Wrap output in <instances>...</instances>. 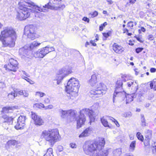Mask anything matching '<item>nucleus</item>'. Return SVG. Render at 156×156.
<instances>
[{
    "label": "nucleus",
    "instance_id": "obj_48",
    "mask_svg": "<svg viewBox=\"0 0 156 156\" xmlns=\"http://www.w3.org/2000/svg\"><path fill=\"white\" fill-rule=\"evenodd\" d=\"M98 13L96 11H94L92 14H91V15L93 17H94L97 16L98 15Z\"/></svg>",
    "mask_w": 156,
    "mask_h": 156
},
{
    "label": "nucleus",
    "instance_id": "obj_38",
    "mask_svg": "<svg viewBox=\"0 0 156 156\" xmlns=\"http://www.w3.org/2000/svg\"><path fill=\"white\" fill-rule=\"evenodd\" d=\"M146 136H152V132L151 130H147L145 132Z\"/></svg>",
    "mask_w": 156,
    "mask_h": 156
},
{
    "label": "nucleus",
    "instance_id": "obj_34",
    "mask_svg": "<svg viewBox=\"0 0 156 156\" xmlns=\"http://www.w3.org/2000/svg\"><path fill=\"white\" fill-rule=\"evenodd\" d=\"M50 129L48 130H44L42 133L41 136H49Z\"/></svg>",
    "mask_w": 156,
    "mask_h": 156
},
{
    "label": "nucleus",
    "instance_id": "obj_31",
    "mask_svg": "<svg viewBox=\"0 0 156 156\" xmlns=\"http://www.w3.org/2000/svg\"><path fill=\"white\" fill-rule=\"evenodd\" d=\"M44 105L41 103H36L34 105V107L39 109H41L42 108H44Z\"/></svg>",
    "mask_w": 156,
    "mask_h": 156
},
{
    "label": "nucleus",
    "instance_id": "obj_1",
    "mask_svg": "<svg viewBox=\"0 0 156 156\" xmlns=\"http://www.w3.org/2000/svg\"><path fill=\"white\" fill-rule=\"evenodd\" d=\"M62 1V0H51L47 5L43 6L42 8H41L30 0H21L18 4L19 10L17 13L16 18L19 20H22L29 16L31 9L26 6L31 7L34 10V11L37 12L38 11L44 12L48 9L58 10L64 8L65 5Z\"/></svg>",
    "mask_w": 156,
    "mask_h": 156
},
{
    "label": "nucleus",
    "instance_id": "obj_45",
    "mask_svg": "<svg viewBox=\"0 0 156 156\" xmlns=\"http://www.w3.org/2000/svg\"><path fill=\"white\" fill-rule=\"evenodd\" d=\"M131 113L130 112H128L126 113L124 116L126 117H131Z\"/></svg>",
    "mask_w": 156,
    "mask_h": 156
},
{
    "label": "nucleus",
    "instance_id": "obj_54",
    "mask_svg": "<svg viewBox=\"0 0 156 156\" xmlns=\"http://www.w3.org/2000/svg\"><path fill=\"white\" fill-rule=\"evenodd\" d=\"M113 122H114L115 123V124L117 127H119V126L120 125L119 124L118 122V121L116 119H115L114 121Z\"/></svg>",
    "mask_w": 156,
    "mask_h": 156
},
{
    "label": "nucleus",
    "instance_id": "obj_61",
    "mask_svg": "<svg viewBox=\"0 0 156 156\" xmlns=\"http://www.w3.org/2000/svg\"><path fill=\"white\" fill-rule=\"evenodd\" d=\"M136 136H143V135H141V133L140 132H137L136 134Z\"/></svg>",
    "mask_w": 156,
    "mask_h": 156
},
{
    "label": "nucleus",
    "instance_id": "obj_13",
    "mask_svg": "<svg viewBox=\"0 0 156 156\" xmlns=\"http://www.w3.org/2000/svg\"><path fill=\"white\" fill-rule=\"evenodd\" d=\"M30 117L33 120L35 125L41 126L44 124V120L40 116L37 115L36 113L31 112Z\"/></svg>",
    "mask_w": 156,
    "mask_h": 156
},
{
    "label": "nucleus",
    "instance_id": "obj_7",
    "mask_svg": "<svg viewBox=\"0 0 156 156\" xmlns=\"http://www.w3.org/2000/svg\"><path fill=\"white\" fill-rule=\"evenodd\" d=\"M13 37L16 38V33L13 29L10 27H5L3 28L0 35V38H5Z\"/></svg>",
    "mask_w": 156,
    "mask_h": 156
},
{
    "label": "nucleus",
    "instance_id": "obj_36",
    "mask_svg": "<svg viewBox=\"0 0 156 156\" xmlns=\"http://www.w3.org/2000/svg\"><path fill=\"white\" fill-rule=\"evenodd\" d=\"M22 77L25 80H26L28 82H29L30 84H33L35 83V82L31 80L30 79L26 77V76H22Z\"/></svg>",
    "mask_w": 156,
    "mask_h": 156
},
{
    "label": "nucleus",
    "instance_id": "obj_58",
    "mask_svg": "<svg viewBox=\"0 0 156 156\" xmlns=\"http://www.w3.org/2000/svg\"><path fill=\"white\" fill-rule=\"evenodd\" d=\"M153 85H154V84H153V82H152V81L151 82H150V87H151V89H152L153 88Z\"/></svg>",
    "mask_w": 156,
    "mask_h": 156
},
{
    "label": "nucleus",
    "instance_id": "obj_42",
    "mask_svg": "<svg viewBox=\"0 0 156 156\" xmlns=\"http://www.w3.org/2000/svg\"><path fill=\"white\" fill-rule=\"evenodd\" d=\"M44 102L45 104H49L50 102V99L49 98H45L44 99Z\"/></svg>",
    "mask_w": 156,
    "mask_h": 156
},
{
    "label": "nucleus",
    "instance_id": "obj_63",
    "mask_svg": "<svg viewBox=\"0 0 156 156\" xmlns=\"http://www.w3.org/2000/svg\"><path fill=\"white\" fill-rule=\"evenodd\" d=\"M141 30L143 32H145L146 31L145 29L143 27H141Z\"/></svg>",
    "mask_w": 156,
    "mask_h": 156
},
{
    "label": "nucleus",
    "instance_id": "obj_28",
    "mask_svg": "<svg viewBox=\"0 0 156 156\" xmlns=\"http://www.w3.org/2000/svg\"><path fill=\"white\" fill-rule=\"evenodd\" d=\"M136 142L135 141H133L131 143L129 147V150L130 151H133L136 146Z\"/></svg>",
    "mask_w": 156,
    "mask_h": 156
},
{
    "label": "nucleus",
    "instance_id": "obj_44",
    "mask_svg": "<svg viewBox=\"0 0 156 156\" xmlns=\"http://www.w3.org/2000/svg\"><path fill=\"white\" fill-rule=\"evenodd\" d=\"M70 147L72 148H75L77 146L75 144L71 143L70 144Z\"/></svg>",
    "mask_w": 156,
    "mask_h": 156
},
{
    "label": "nucleus",
    "instance_id": "obj_10",
    "mask_svg": "<svg viewBox=\"0 0 156 156\" xmlns=\"http://www.w3.org/2000/svg\"><path fill=\"white\" fill-rule=\"evenodd\" d=\"M25 34L32 40H34L37 37L34 27L32 25L25 27L24 29Z\"/></svg>",
    "mask_w": 156,
    "mask_h": 156
},
{
    "label": "nucleus",
    "instance_id": "obj_23",
    "mask_svg": "<svg viewBox=\"0 0 156 156\" xmlns=\"http://www.w3.org/2000/svg\"><path fill=\"white\" fill-rule=\"evenodd\" d=\"M18 107L17 106H16L5 107L2 108V112L3 113H7L9 112V110L17 109Z\"/></svg>",
    "mask_w": 156,
    "mask_h": 156
},
{
    "label": "nucleus",
    "instance_id": "obj_19",
    "mask_svg": "<svg viewBox=\"0 0 156 156\" xmlns=\"http://www.w3.org/2000/svg\"><path fill=\"white\" fill-rule=\"evenodd\" d=\"M113 48L114 51L117 53H121L124 51V49L123 47L116 43L113 44Z\"/></svg>",
    "mask_w": 156,
    "mask_h": 156
},
{
    "label": "nucleus",
    "instance_id": "obj_6",
    "mask_svg": "<svg viewBox=\"0 0 156 156\" xmlns=\"http://www.w3.org/2000/svg\"><path fill=\"white\" fill-rule=\"evenodd\" d=\"M122 83L121 80H118L116 82L115 90L113 96V102H115V98L116 97L123 98L125 97L126 93L122 92Z\"/></svg>",
    "mask_w": 156,
    "mask_h": 156
},
{
    "label": "nucleus",
    "instance_id": "obj_25",
    "mask_svg": "<svg viewBox=\"0 0 156 156\" xmlns=\"http://www.w3.org/2000/svg\"><path fill=\"white\" fill-rule=\"evenodd\" d=\"M59 135L58 131L57 129H50L49 136H58Z\"/></svg>",
    "mask_w": 156,
    "mask_h": 156
},
{
    "label": "nucleus",
    "instance_id": "obj_51",
    "mask_svg": "<svg viewBox=\"0 0 156 156\" xmlns=\"http://www.w3.org/2000/svg\"><path fill=\"white\" fill-rule=\"evenodd\" d=\"M152 150L153 152L154 153H156V146H153L152 147Z\"/></svg>",
    "mask_w": 156,
    "mask_h": 156
},
{
    "label": "nucleus",
    "instance_id": "obj_3",
    "mask_svg": "<svg viewBox=\"0 0 156 156\" xmlns=\"http://www.w3.org/2000/svg\"><path fill=\"white\" fill-rule=\"evenodd\" d=\"M88 83L90 86L96 88L90 91L91 94L96 95L97 97H99L106 93V90L107 89L106 85L103 83H98L96 74H94L92 75Z\"/></svg>",
    "mask_w": 156,
    "mask_h": 156
},
{
    "label": "nucleus",
    "instance_id": "obj_26",
    "mask_svg": "<svg viewBox=\"0 0 156 156\" xmlns=\"http://www.w3.org/2000/svg\"><path fill=\"white\" fill-rule=\"evenodd\" d=\"M133 93L130 94L126 95L125 97L126 98V103L127 104L130 103L133 101V97H134Z\"/></svg>",
    "mask_w": 156,
    "mask_h": 156
},
{
    "label": "nucleus",
    "instance_id": "obj_50",
    "mask_svg": "<svg viewBox=\"0 0 156 156\" xmlns=\"http://www.w3.org/2000/svg\"><path fill=\"white\" fill-rule=\"evenodd\" d=\"M148 39L150 41H152L154 39L153 36L151 34L149 35L148 36Z\"/></svg>",
    "mask_w": 156,
    "mask_h": 156
},
{
    "label": "nucleus",
    "instance_id": "obj_17",
    "mask_svg": "<svg viewBox=\"0 0 156 156\" xmlns=\"http://www.w3.org/2000/svg\"><path fill=\"white\" fill-rule=\"evenodd\" d=\"M27 47L26 46H24L23 48L20 49V52L21 54V57L22 58H28L30 57V52L27 50Z\"/></svg>",
    "mask_w": 156,
    "mask_h": 156
},
{
    "label": "nucleus",
    "instance_id": "obj_21",
    "mask_svg": "<svg viewBox=\"0 0 156 156\" xmlns=\"http://www.w3.org/2000/svg\"><path fill=\"white\" fill-rule=\"evenodd\" d=\"M138 139L144 142V144L145 146H148L150 144V141L151 138L149 137H137Z\"/></svg>",
    "mask_w": 156,
    "mask_h": 156
},
{
    "label": "nucleus",
    "instance_id": "obj_52",
    "mask_svg": "<svg viewBox=\"0 0 156 156\" xmlns=\"http://www.w3.org/2000/svg\"><path fill=\"white\" fill-rule=\"evenodd\" d=\"M58 149L59 151H61L63 150V148L62 146H59L58 147Z\"/></svg>",
    "mask_w": 156,
    "mask_h": 156
},
{
    "label": "nucleus",
    "instance_id": "obj_22",
    "mask_svg": "<svg viewBox=\"0 0 156 156\" xmlns=\"http://www.w3.org/2000/svg\"><path fill=\"white\" fill-rule=\"evenodd\" d=\"M61 137H46L45 139L48 141L51 144H53L55 142L60 140Z\"/></svg>",
    "mask_w": 156,
    "mask_h": 156
},
{
    "label": "nucleus",
    "instance_id": "obj_24",
    "mask_svg": "<svg viewBox=\"0 0 156 156\" xmlns=\"http://www.w3.org/2000/svg\"><path fill=\"white\" fill-rule=\"evenodd\" d=\"M92 133V129L90 128H87L79 136H88Z\"/></svg>",
    "mask_w": 156,
    "mask_h": 156
},
{
    "label": "nucleus",
    "instance_id": "obj_9",
    "mask_svg": "<svg viewBox=\"0 0 156 156\" xmlns=\"http://www.w3.org/2000/svg\"><path fill=\"white\" fill-rule=\"evenodd\" d=\"M80 87L78 80L74 78H71L68 81L66 89L78 90Z\"/></svg>",
    "mask_w": 156,
    "mask_h": 156
},
{
    "label": "nucleus",
    "instance_id": "obj_35",
    "mask_svg": "<svg viewBox=\"0 0 156 156\" xmlns=\"http://www.w3.org/2000/svg\"><path fill=\"white\" fill-rule=\"evenodd\" d=\"M141 125L142 126H146V120L143 115H141Z\"/></svg>",
    "mask_w": 156,
    "mask_h": 156
},
{
    "label": "nucleus",
    "instance_id": "obj_27",
    "mask_svg": "<svg viewBox=\"0 0 156 156\" xmlns=\"http://www.w3.org/2000/svg\"><path fill=\"white\" fill-rule=\"evenodd\" d=\"M101 121L102 124L104 126L106 127H108L109 128H112L108 124V122L106 119L105 117H103L101 119Z\"/></svg>",
    "mask_w": 156,
    "mask_h": 156
},
{
    "label": "nucleus",
    "instance_id": "obj_29",
    "mask_svg": "<svg viewBox=\"0 0 156 156\" xmlns=\"http://www.w3.org/2000/svg\"><path fill=\"white\" fill-rule=\"evenodd\" d=\"M20 143V142L16 141L15 140H10L8 141L7 142V144L9 146H11L12 145L14 146L16 144H19Z\"/></svg>",
    "mask_w": 156,
    "mask_h": 156
},
{
    "label": "nucleus",
    "instance_id": "obj_5",
    "mask_svg": "<svg viewBox=\"0 0 156 156\" xmlns=\"http://www.w3.org/2000/svg\"><path fill=\"white\" fill-rule=\"evenodd\" d=\"M55 48L53 47H50L47 45L46 47L39 49L34 54V56L37 58H43L46 55L52 51H55Z\"/></svg>",
    "mask_w": 156,
    "mask_h": 156
},
{
    "label": "nucleus",
    "instance_id": "obj_32",
    "mask_svg": "<svg viewBox=\"0 0 156 156\" xmlns=\"http://www.w3.org/2000/svg\"><path fill=\"white\" fill-rule=\"evenodd\" d=\"M52 153L53 150L52 148H50L48 149L46 153L44 156H53Z\"/></svg>",
    "mask_w": 156,
    "mask_h": 156
},
{
    "label": "nucleus",
    "instance_id": "obj_4",
    "mask_svg": "<svg viewBox=\"0 0 156 156\" xmlns=\"http://www.w3.org/2000/svg\"><path fill=\"white\" fill-rule=\"evenodd\" d=\"M84 114L88 115L90 119V122H94V112L93 111L88 108L83 109L80 111V115L76 117L77 127L78 128L81 127L86 121Z\"/></svg>",
    "mask_w": 156,
    "mask_h": 156
},
{
    "label": "nucleus",
    "instance_id": "obj_43",
    "mask_svg": "<svg viewBox=\"0 0 156 156\" xmlns=\"http://www.w3.org/2000/svg\"><path fill=\"white\" fill-rule=\"evenodd\" d=\"M103 35L104 37H105V39L103 38V39L105 40H106V38L109 36V33H103Z\"/></svg>",
    "mask_w": 156,
    "mask_h": 156
},
{
    "label": "nucleus",
    "instance_id": "obj_47",
    "mask_svg": "<svg viewBox=\"0 0 156 156\" xmlns=\"http://www.w3.org/2000/svg\"><path fill=\"white\" fill-rule=\"evenodd\" d=\"M143 48H138L136 49V53H139L142 51Z\"/></svg>",
    "mask_w": 156,
    "mask_h": 156
},
{
    "label": "nucleus",
    "instance_id": "obj_8",
    "mask_svg": "<svg viewBox=\"0 0 156 156\" xmlns=\"http://www.w3.org/2000/svg\"><path fill=\"white\" fill-rule=\"evenodd\" d=\"M16 38L13 37L5 38H0V41L2 42L3 47H13L15 45V41Z\"/></svg>",
    "mask_w": 156,
    "mask_h": 156
},
{
    "label": "nucleus",
    "instance_id": "obj_11",
    "mask_svg": "<svg viewBox=\"0 0 156 156\" xmlns=\"http://www.w3.org/2000/svg\"><path fill=\"white\" fill-rule=\"evenodd\" d=\"M72 68L70 67L65 68L62 69L60 72V74L57 76V84H59L62 79L66 76L72 73Z\"/></svg>",
    "mask_w": 156,
    "mask_h": 156
},
{
    "label": "nucleus",
    "instance_id": "obj_46",
    "mask_svg": "<svg viewBox=\"0 0 156 156\" xmlns=\"http://www.w3.org/2000/svg\"><path fill=\"white\" fill-rule=\"evenodd\" d=\"M136 39L140 42L142 43L143 42V39L142 37H136Z\"/></svg>",
    "mask_w": 156,
    "mask_h": 156
},
{
    "label": "nucleus",
    "instance_id": "obj_15",
    "mask_svg": "<svg viewBox=\"0 0 156 156\" xmlns=\"http://www.w3.org/2000/svg\"><path fill=\"white\" fill-rule=\"evenodd\" d=\"M126 85L129 89L131 90L133 93L136 92L138 89V84L136 81L131 80L126 83Z\"/></svg>",
    "mask_w": 156,
    "mask_h": 156
},
{
    "label": "nucleus",
    "instance_id": "obj_37",
    "mask_svg": "<svg viewBox=\"0 0 156 156\" xmlns=\"http://www.w3.org/2000/svg\"><path fill=\"white\" fill-rule=\"evenodd\" d=\"M14 92L15 91H14V92H12L11 93L9 94L8 95V97L12 99L14 98L17 96V94H16Z\"/></svg>",
    "mask_w": 156,
    "mask_h": 156
},
{
    "label": "nucleus",
    "instance_id": "obj_56",
    "mask_svg": "<svg viewBox=\"0 0 156 156\" xmlns=\"http://www.w3.org/2000/svg\"><path fill=\"white\" fill-rule=\"evenodd\" d=\"M90 42L93 46H95L96 45V44L93 41H90Z\"/></svg>",
    "mask_w": 156,
    "mask_h": 156
},
{
    "label": "nucleus",
    "instance_id": "obj_57",
    "mask_svg": "<svg viewBox=\"0 0 156 156\" xmlns=\"http://www.w3.org/2000/svg\"><path fill=\"white\" fill-rule=\"evenodd\" d=\"M108 120H111L112 122H113L115 120V119H114V118L111 117H108Z\"/></svg>",
    "mask_w": 156,
    "mask_h": 156
},
{
    "label": "nucleus",
    "instance_id": "obj_20",
    "mask_svg": "<svg viewBox=\"0 0 156 156\" xmlns=\"http://www.w3.org/2000/svg\"><path fill=\"white\" fill-rule=\"evenodd\" d=\"M58 112L59 114L60 115V116L62 118H65L67 115L68 114V113H72L75 114L74 112H73L71 111L70 110L68 111H65L63 110L62 109H59L58 111Z\"/></svg>",
    "mask_w": 156,
    "mask_h": 156
},
{
    "label": "nucleus",
    "instance_id": "obj_41",
    "mask_svg": "<svg viewBox=\"0 0 156 156\" xmlns=\"http://www.w3.org/2000/svg\"><path fill=\"white\" fill-rule=\"evenodd\" d=\"M23 95L25 97H28L29 95V94L28 91L27 90H24Z\"/></svg>",
    "mask_w": 156,
    "mask_h": 156
},
{
    "label": "nucleus",
    "instance_id": "obj_59",
    "mask_svg": "<svg viewBox=\"0 0 156 156\" xmlns=\"http://www.w3.org/2000/svg\"><path fill=\"white\" fill-rule=\"evenodd\" d=\"M136 0H129V2L130 4H134L136 2Z\"/></svg>",
    "mask_w": 156,
    "mask_h": 156
},
{
    "label": "nucleus",
    "instance_id": "obj_18",
    "mask_svg": "<svg viewBox=\"0 0 156 156\" xmlns=\"http://www.w3.org/2000/svg\"><path fill=\"white\" fill-rule=\"evenodd\" d=\"M42 42H40L37 41H35L31 43L29 46V50H31L35 49L39 47Z\"/></svg>",
    "mask_w": 156,
    "mask_h": 156
},
{
    "label": "nucleus",
    "instance_id": "obj_14",
    "mask_svg": "<svg viewBox=\"0 0 156 156\" xmlns=\"http://www.w3.org/2000/svg\"><path fill=\"white\" fill-rule=\"evenodd\" d=\"M26 117L24 115H20L18 118L17 122L15 126L17 129H21L23 128L25 125Z\"/></svg>",
    "mask_w": 156,
    "mask_h": 156
},
{
    "label": "nucleus",
    "instance_id": "obj_49",
    "mask_svg": "<svg viewBox=\"0 0 156 156\" xmlns=\"http://www.w3.org/2000/svg\"><path fill=\"white\" fill-rule=\"evenodd\" d=\"M82 20L84 21L87 22V23H89L90 21V20L88 18L85 17H84L83 18Z\"/></svg>",
    "mask_w": 156,
    "mask_h": 156
},
{
    "label": "nucleus",
    "instance_id": "obj_53",
    "mask_svg": "<svg viewBox=\"0 0 156 156\" xmlns=\"http://www.w3.org/2000/svg\"><path fill=\"white\" fill-rule=\"evenodd\" d=\"M150 71L151 73H154L156 71V69L154 68H151L150 69Z\"/></svg>",
    "mask_w": 156,
    "mask_h": 156
},
{
    "label": "nucleus",
    "instance_id": "obj_30",
    "mask_svg": "<svg viewBox=\"0 0 156 156\" xmlns=\"http://www.w3.org/2000/svg\"><path fill=\"white\" fill-rule=\"evenodd\" d=\"M122 153L121 149L119 148L113 151V154L115 156H119Z\"/></svg>",
    "mask_w": 156,
    "mask_h": 156
},
{
    "label": "nucleus",
    "instance_id": "obj_62",
    "mask_svg": "<svg viewBox=\"0 0 156 156\" xmlns=\"http://www.w3.org/2000/svg\"><path fill=\"white\" fill-rule=\"evenodd\" d=\"M103 27H104L101 24L100 26V27H99V30L100 31H102L103 30Z\"/></svg>",
    "mask_w": 156,
    "mask_h": 156
},
{
    "label": "nucleus",
    "instance_id": "obj_16",
    "mask_svg": "<svg viewBox=\"0 0 156 156\" xmlns=\"http://www.w3.org/2000/svg\"><path fill=\"white\" fill-rule=\"evenodd\" d=\"M78 90L72 89H66V91L67 93V96L69 98L72 100H74L78 96Z\"/></svg>",
    "mask_w": 156,
    "mask_h": 156
},
{
    "label": "nucleus",
    "instance_id": "obj_64",
    "mask_svg": "<svg viewBox=\"0 0 156 156\" xmlns=\"http://www.w3.org/2000/svg\"><path fill=\"white\" fill-rule=\"evenodd\" d=\"M103 27H105L107 25V23L106 22H105L103 24H101Z\"/></svg>",
    "mask_w": 156,
    "mask_h": 156
},
{
    "label": "nucleus",
    "instance_id": "obj_12",
    "mask_svg": "<svg viewBox=\"0 0 156 156\" xmlns=\"http://www.w3.org/2000/svg\"><path fill=\"white\" fill-rule=\"evenodd\" d=\"M9 61V63L7 65H5L4 67L6 70L16 72L18 69V62L16 60L13 58L10 59Z\"/></svg>",
    "mask_w": 156,
    "mask_h": 156
},
{
    "label": "nucleus",
    "instance_id": "obj_39",
    "mask_svg": "<svg viewBox=\"0 0 156 156\" xmlns=\"http://www.w3.org/2000/svg\"><path fill=\"white\" fill-rule=\"evenodd\" d=\"M53 106L52 105H49L46 106H44L45 110L52 109L53 108Z\"/></svg>",
    "mask_w": 156,
    "mask_h": 156
},
{
    "label": "nucleus",
    "instance_id": "obj_60",
    "mask_svg": "<svg viewBox=\"0 0 156 156\" xmlns=\"http://www.w3.org/2000/svg\"><path fill=\"white\" fill-rule=\"evenodd\" d=\"M23 90H20L18 91V94L20 95H23Z\"/></svg>",
    "mask_w": 156,
    "mask_h": 156
},
{
    "label": "nucleus",
    "instance_id": "obj_2",
    "mask_svg": "<svg viewBox=\"0 0 156 156\" xmlns=\"http://www.w3.org/2000/svg\"><path fill=\"white\" fill-rule=\"evenodd\" d=\"M105 143V139L99 137L95 141H87L83 146L85 153L87 155L94 156H107L110 149H103Z\"/></svg>",
    "mask_w": 156,
    "mask_h": 156
},
{
    "label": "nucleus",
    "instance_id": "obj_33",
    "mask_svg": "<svg viewBox=\"0 0 156 156\" xmlns=\"http://www.w3.org/2000/svg\"><path fill=\"white\" fill-rule=\"evenodd\" d=\"M46 94L43 92L41 91H37L35 93V95L36 96L41 98L45 96Z\"/></svg>",
    "mask_w": 156,
    "mask_h": 156
},
{
    "label": "nucleus",
    "instance_id": "obj_40",
    "mask_svg": "<svg viewBox=\"0 0 156 156\" xmlns=\"http://www.w3.org/2000/svg\"><path fill=\"white\" fill-rule=\"evenodd\" d=\"M133 21H130L128 23L127 26L130 27L131 29H132L133 27Z\"/></svg>",
    "mask_w": 156,
    "mask_h": 156
},
{
    "label": "nucleus",
    "instance_id": "obj_55",
    "mask_svg": "<svg viewBox=\"0 0 156 156\" xmlns=\"http://www.w3.org/2000/svg\"><path fill=\"white\" fill-rule=\"evenodd\" d=\"M106 1L108 2V4L111 5L113 3V2L112 0H106Z\"/></svg>",
    "mask_w": 156,
    "mask_h": 156
}]
</instances>
